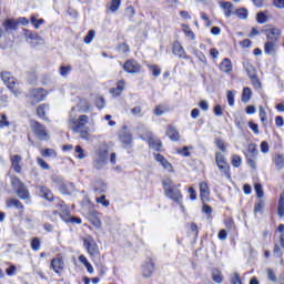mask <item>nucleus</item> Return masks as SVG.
Returning a JSON list of instances; mask_svg holds the SVG:
<instances>
[{"label": "nucleus", "mask_w": 284, "mask_h": 284, "mask_svg": "<svg viewBox=\"0 0 284 284\" xmlns=\"http://www.w3.org/2000/svg\"><path fill=\"white\" fill-rule=\"evenodd\" d=\"M254 187L257 199H263V196H265V193L263 192V185H261V183H256Z\"/></svg>", "instance_id": "09e8293b"}, {"label": "nucleus", "mask_w": 284, "mask_h": 284, "mask_svg": "<svg viewBox=\"0 0 284 284\" xmlns=\"http://www.w3.org/2000/svg\"><path fill=\"white\" fill-rule=\"evenodd\" d=\"M95 105H97L98 110H103V108H105V99H103L101 97L98 98L95 100Z\"/></svg>", "instance_id": "052dcab7"}, {"label": "nucleus", "mask_w": 284, "mask_h": 284, "mask_svg": "<svg viewBox=\"0 0 284 284\" xmlns=\"http://www.w3.org/2000/svg\"><path fill=\"white\" fill-rule=\"evenodd\" d=\"M243 163V159L240 158V155L233 154L231 158V164L233 168H241V164Z\"/></svg>", "instance_id": "a19ab883"}, {"label": "nucleus", "mask_w": 284, "mask_h": 284, "mask_svg": "<svg viewBox=\"0 0 284 284\" xmlns=\"http://www.w3.org/2000/svg\"><path fill=\"white\" fill-rule=\"evenodd\" d=\"M71 70H72V67H61L60 68L61 77H68V74H70Z\"/></svg>", "instance_id": "69168bd1"}, {"label": "nucleus", "mask_w": 284, "mask_h": 284, "mask_svg": "<svg viewBox=\"0 0 284 284\" xmlns=\"http://www.w3.org/2000/svg\"><path fill=\"white\" fill-rule=\"evenodd\" d=\"M75 154H78L77 159H85V152L83 151V148H81V145L75 146Z\"/></svg>", "instance_id": "bf43d9fd"}, {"label": "nucleus", "mask_w": 284, "mask_h": 284, "mask_svg": "<svg viewBox=\"0 0 284 284\" xmlns=\"http://www.w3.org/2000/svg\"><path fill=\"white\" fill-rule=\"evenodd\" d=\"M31 250H33V252H39L41 250V240L39 237H33L31 240Z\"/></svg>", "instance_id": "4c0bfd02"}, {"label": "nucleus", "mask_w": 284, "mask_h": 284, "mask_svg": "<svg viewBox=\"0 0 284 284\" xmlns=\"http://www.w3.org/2000/svg\"><path fill=\"white\" fill-rule=\"evenodd\" d=\"M120 142L125 145L126 148H132V133L128 131V128L120 133Z\"/></svg>", "instance_id": "2eb2a0df"}, {"label": "nucleus", "mask_w": 284, "mask_h": 284, "mask_svg": "<svg viewBox=\"0 0 284 284\" xmlns=\"http://www.w3.org/2000/svg\"><path fill=\"white\" fill-rule=\"evenodd\" d=\"M123 70L128 74H139V72L143 70V65H141L139 61L131 59L125 61V63L123 64Z\"/></svg>", "instance_id": "6e6552de"}, {"label": "nucleus", "mask_w": 284, "mask_h": 284, "mask_svg": "<svg viewBox=\"0 0 284 284\" xmlns=\"http://www.w3.org/2000/svg\"><path fill=\"white\" fill-rule=\"evenodd\" d=\"M1 79L3 83L7 85V88L10 89L12 94H14V97L17 98L21 97L22 91L21 89H19V81L17 80V78L12 77V73L8 71H3L1 73Z\"/></svg>", "instance_id": "7ed1b4c3"}, {"label": "nucleus", "mask_w": 284, "mask_h": 284, "mask_svg": "<svg viewBox=\"0 0 284 284\" xmlns=\"http://www.w3.org/2000/svg\"><path fill=\"white\" fill-rule=\"evenodd\" d=\"M6 32H10L12 30H17L19 28V22L14 19H7L2 23Z\"/></svg>", "instance_id": "5701e85b"}, {"label": "nucleus", "mask_w": 284, "mask_h": 284, "mask_svg": "<svg viewBox=\"0 0 284 284\" xmlns=\"http://www.w3.org/2000/svg\"><path fill=\"white\" fill-rule=\"evenodd\" d=\"M232 60H230V58H224L223 61L220 63V70L225 74H230V72H232Z\"/></svg>", "instance_id": "b1692460"}, {"label": "nucleus", "mask_w": 284, "mask_h": 284, "mask_svg": "<svg viewBox=\"0 0 284 284\" xmlns=\"http://www.w3.org/2000/svg\"><path fill=\"white\" fill-rule=\"evenodd\" d=\"M221 8L224 10L225 17L230 18L232 14H234V4L232 2L223 1L221 2Z\"/></svg>", "instance_id": "a878e982"}, {"label": "nucleus", "mask_w": 284, "mask_h": 284, "mask_svg": "<svg viewBox=\"0 0 284 284\" xmlns=\"http://www.w3.org/2000/svg\"><path fill=\"white\" fill-rule=\"evenodd\" d=\"M106 185H105V182L103 181H97L94 183V189H93V192L95 194H105V190H106Z\"/></svg>", "instance_id": "7c9ffc66"}, {"label": "nucleus", "mask_w": 284, "mask_h": 284, "mask_svg": "<svg viewBox=\"0 0 284 284\" xmlns=\"http://www.w3.org/2000/svg\"><path fill=\"white\" fill-rule=\"evenodd\" d=\"M248 128L250 130H252V132H254V134H260L261 132L258 131V124L250 121L248 122Z\"/></svg>", "instance_id": "0e129e2a"}, {"label": "nucleus", "mask_w": 284, "mask_h": 284, "mask_svg": "<svg viewBox=\"0 0 284 284\" xmlns=\"http://www.w3.org/2000/svg\"><path fill=\"white\" fill-rule=\"evenodd\" d=\"M30 126L33 134H36L39 141H50V133L48 132V129L45 128V125L41 124L37 120H31Z\"/></svg>", "instance_id": "39448f33"}, {"label": "nucleus", "mask_w": 284, "mask_h": 284, "mask_svg": "<svg viewBox=\"0 0 284 284\" xmlns=\"http://www.w3.org/2000/svg\"><path fill=\"white\" fill-rule=\"evenodd\" d=\"M24 38L27 41H41V37L39 36V33L24 29Z\"/></svg>", "instance_id": "c756f323"}, {"label": "nucleus", "mask_w": 284, "mask_h": 284, "mask_svg": "<svg viewBox=\"0 0 284 284\" xmlns=\"http://www.w3.org/2000/svg\"><path fill=\"white\" fill-rule=\"evenodd\" d=\"M21 161H22L21 155L11 156V165L14 172H17V174H21V170H22V168L20 166Z\"/></svg>", "instance_id": "bb28decb"}, {"label": "nucleus", "mask_w": 284, "mask_h": 284, "mask_svg": "<svg viewBox=\"0 0 284 284\" xmlns=\"http://www.w3.org/2000/svg\"><path fill=\"white\" fill-rule=\"evenodd\" d=\"M108 156H109L108 144L101 143L97 151V158H95L97 170H101L103 165H108Z\"/></svg>", "instance_id": "423d86ee"}, {"label": "nucleus", "mask_w": 284, "mask_h": 284, "mask_svg": "<svg viewBox=\"0 0 284 284\" xmlns=\"http://www.w3.org/2000/svg\"><path fill=\"white\" fill-rule=\"evenodd\" d=\"M244 68H245V71H246V73H247L248 79H256V77H258V75L256 74V68H254V67L252 65V63L246 62V63L244 64Z\"/></svg>", "instance_id": "2f4dec72"}, {"label": "nucleus", "mask_w": 284, "mask_h": 284, "mask_svg": "<svg viewBox=\"0 0 284 284\" xmlns=\"http://www.w3.org/2000/svg\"><path fill=\"white\" fill-rule=\"evenodd\" d=\"M7 207H16V210L19 211V214H23V203L17 199H10L7 201Z\"/></svg>", "instance_id": "4be33fe9"}, {"label": "nucleus", "mask_w": 284, "mask_h": 284, "mask_svg": "<svg viewBox=\"0 0 284 284\" xmlns=\"http://www.w3.org/2000/svg\"><path fill=\"white\" fill-rule=\"evenodd\" d=\"M57 207L60 209V217L62 219V221H64V223H70V219L72 215L70 214V207L65 205V202L59 201L57 203Z\"/></svg>", "instance_id": "ddd939ff"}, {"label": "nucleus", "mask_w": 284, "mask_h": 284, "mask_svg": "<svg viewBox=\"0 0 284 284\" xmlns=\"http://www.w3.org/2000/svg\"><path fill=\"white\" fill-rule=\"evenodd\" d=\"M39 193L42 199H45V201H49L50 203L54 201V194H52V191L47 186H39Z\"/></svg>", "instance_id": "a211bd4d"}, {"label": "nucleus", "mask_w": 284, "mask_h": 284, "mask_svg": "<svg viewBox=\"0 0 284 284\" xmlns=\"http://www.w3.org/2000/svg\"><path fill=\"white\" fill-rule=\"evenodd\" d=\"M278 50V42L266 41L264 44V52L271 57H274Z\"/></svg>", "instance_id": "f3484780"}, {"label": "nucleus", "mask_w": 284, "mask_h": 284, "mask_svg": "<svg viewBox=\"0 0 284 284\" xmlns=\"http://www.w3.org/2000/svg\"><path fill=\"white\" fill-rule=\"evenodd\" d=\"M50 110V105L48 104H40L37 108V114L39 116V119H41L42 121H45L47 123H50V119L48 116H45V112Z\"/></svg>", "instance_id": "6ab92c4d"}, {"label": "nucleus", "mask_w": 284, "mask_h": 284, "mask_svg": "<svg viewBox=\"0 0 284 284\" xmlns=\"http://www.w3.org/2000/svg\"><path fill=\"white\" fill-rule=\"evenodd\" d=\"M83 246L85 247L90 256H99V245L97 244V242H94V239H84Z\"/></svg>", "instance_id": "1a4fd4ad"}, {"label": "nucleus", "mask_w": 284, "mask_h": 284, "mask_svg": "<svg viewBox=\"0 0 284 284\" xmlns=\"http://www.w3.org/2000/svg\"><path fill=\"white\" fill-rule=\"evenodd\" d=\"M142 274L144 278H150V276L154 274V262H152V260L143 265Z\"/></svg>", "instance_id": "412c9836"}, {"label": "nucleus", "mask_w": 284, "mask_h": 284, "mask_svg": "<svg viewBox=\"0 0 284 284\" xmlns=\"http://www.w3.org/2000/svg\"><path fill=\"white\" fill-rule=\"evenodd\" d=\"M236 97V91H227L226 99L230 108H234V99Z\"/></svg>", "instance_id": "79ce46f5"}, {"label": "nucleus", "mask_w": 284, "mask_h": 284, "mask_svg": "<svg viewBox=\"0 0 284 284\" xmlns=\"http://www.w3.org/2000/svg\"><path fill=\"white\" fill-rule=\"evenodd\" d=\"M149 70H151L153 77H161V68L156 64H149Z\"/></svg>", "instance_id": "a18cd8bd"}, {"label": "nucleus", "mask_w": 284, "mask_h": 284, "mask_svg": "<svg viewBox=\"0 0 284 284\" xmlns=\"http://www.w3.org/2000/svg\"><path fill=\"white\" fill-rule=\"evenodd\" d=\"M89 121L90 118L88 115H80L79 119L72 115L69 118V123L72 125L71 130L80 134L81 139H84V141L90 139V128L85 125Z\"/></svg>", "instance_id": "f257e3e1"}, {"label": "nucleus", "mask_w": 284, "mask_h": 284, "mask_svg": "<svg viewBox=\"0 0 284 284\" xmlns=\"http://www.w3.org/2000/svg\"><path fill=\"white\" fill-rule=\"evenodd\" d=\"M120 6H121V0H112L110 11L116 12V10H119Z\"/></svg>", "instance_id": "4d7b16f0"}, {"label": "nucleus", "mask_w": 284, "mask_h": 284, "mask_svg": "<svg viewBox=\"0 0 284 284\" xmlns=\"http://www.w3.org/2000/svg\"><path fill=\"white\" fill-rule=\"evenodd\" d=\"M250 99H252V89H250V87H245L242 93V102L250 103Z\"/></svg>", "instance_id": "f704fd0d"}, {"label": "nucleus", "mask_w": 284, "mask_h": 284, "mask_svg": "<svg viewBox=\"0 0 284 284\" xmlns=\"http://www.w3.org/2000/svg\"><path fill=\"white\" fill-rule=\"evenodd\" d=\"M247 152L248 154H251L253 159H256V156L258 155V150H256V144L254 143L248 144Z\"/></svg>", "instance_id": "c03bdc74"}, {"label": "nucleus", "mask_w": 284, "mask_h": 284, "mask_svg": "<svg viewBox=\"0 0 284 284\" xmlns=\"http://www.w3.org/2000/svg\"><path fill=\"white\" fill-rule=\"evenodd\" d=\"M95 203L100 204L102 207H110V201L105 199V195L95 197Z\"/></svg>", "instance_id": "ea45409f"}, {"label": "nucleus", "mask_w": 284, "mask_h": 284, "mask_svg": "<svg viewBox=\"0 0 284 284\" xmlns=\"http://www.w3.org/2000/svg\"><path fill=\"white\" fill-rule=\"evenodd\" d=\"M58 190L64 196H70L72 194H74V192H77L74 184L70 183V182H67V183L62 182V183L58 184Z\"/></svg>", "instance_id": "4468645a"}, {"label": "nucleus", "mask_w": 284, "mask_h": 284, "mask_svg": "<svg viewBox=\"0 0 284 284\" xmlns=\"http://www.w3.org/2000/svg\"><path fill=\"white\" fill-rule=\"evenodd\" d=\"M45 97H48V91L43 88L33 89L29 93V98L34 103H41V101H45Z\"/></svg>", "instance_id": "9d476101"}, {"label": "nucleus", "mask_w": 284, "mask_h": 284, "mask_svg": "<svg viewBox=\"0 0 284 284\" xmlns=\"http://www.w3.org/2000/svg\"><path fill=\"white\" fill-rule=\"evenodd\" d=\"M234 14H236V17H237L239 19H247L248 12H247V9H245V8H240V9H236V10H235Z\"/></svg>", "instance_id": "37998d69"}, {"label": "nucleus", "mask_w": 284, "mask_h": 284, "mask_svg": "<svg viewBox=\"0 0 284 284\" xmlns=\"http://www.w3.org/2000/svg\"><path fill=\"white\" fill-rule=\"evenodd\" d=\"M37 163L39 166H41L42 170H50V165L47 164L43 159L37 158Z\"/></svg>", "instance_id": "680f3d73"}, {"label": "nucleus", "mask_w": 284, "mask_h": 284, "mask_svg": "<svg viewBox=\"0 0 284 284\" xmlns=\"http://www.w3.org/2000/svg\"><path fill=\"white\" fill-rule=\"evenodd\" d=\"M211 276L214 283H217V284L223 283V273H221L219 268H213Z\"/></svg>", "instance_id": "473e14b6"}, {"label": "nucleus", "mask_w": 284, "mask_h": 284, "mask_svg": "<svg viewBox=\"0 0 284 284\" xmlns=\"http://www.w3.org/2000/svg\"><path fill=\"white\" fill-rule=\"evenodd\" d=\"M200 196L203 203L210 199V186L205 182L200 183Z\"/></svg>", "instance_id": "aec40b11"}, {"label": "nucleus", "mask_w": 284, "mask_h": 284, "mask_svg": "<svg viewBox=\"0 0 284 284\" xmlns=\"http://www.w3.org/2000/svg\"><path fill=\"white\" fill-rule=\"evenodd\" d=\"M30 22L36 30H39V28L45 23V20L43 18L37 19V17L32 14L30 16Z\"/></svg>", "instance_id": "72a5a7b5"}, {"label": "nucleus", "mask_w": 284, "mask_h": 284, "mask_svg": "<svg viewBox=\"0 0 284 284\" xmlns=\"http://www.w3.org/2000/svg\"><path fill=\"white\" fill-rule=\"evenodd\" d=\"M256 21H257V23H261V24L267 23V16H265V13H263V12H258L256 14Z\"/></svg>", "instance_id": "5fc2aeb1"}, {"label": "nucleus", "mask_w": 284, "mask_h": 284, "mask_svg": "<svg viewBox=\"0 0 284 284\" xmlns=\"http://www.w3.org/2000/svg\"><path fill=\"white\" fill-rule=\"evenodd\" d=\"M196 59H199V61H201V63H207V58L205 57V54L202 51L196 50L194 52Z\"/></svg>", "instance_id": "864d4df0"}, {"label": "nucleus", "mask_w": 284, "mask_h": 284, "mask_svg": "<svg viewBox=\"0 0 284 284\" xmlns=\"http://www.w3.org/2000/svg\"><path fill=\"white\" fill-rule=\"evenodd\" d=\"M264 207H265V201L263 200L257 201L254 206L255 214H258V212H263Z\"/></svg>", "instance_id": "8fccbe9b"}, {"label": "nucleus", "mask_w": 284, "mask_h": 284, "mask_svg": "<svg viewBox=\"0 0 284 284\" xmlns=\"http://www.w3.org/2000/svg\"><path fill=\"white\" fill-rule=\"evenodd\" d=\"M277 232H280V243H281V247L284 248V224H280V225H278Z\"/></svg>", "instance_id": "603ef678"}, {"label": "nucleus", "mask_w": 284, "mask_h": 284, "mask_svg": "<svg viewBox=\"0 0 284 284\" xmlns=\"http://www.w3.org/2000/svg\"><path fill=\"white\" fill-rule=\"evenodd\" d=\"M213 113L215 114V116H223V106L216 104L213 109Z\"/></svg>", "instance_id": "e2e57ef3"}, {"label": "nucleus", "mask_w": 284, "mask_h": 284, "mask_svg": "<svg viewBox=\"0 0 284 284\" xmlns=\"http://www.w3.org/2000/svg\"><path fill=\"white\" fill-rule=\"evenodd\" d=\"M64 267H65V263L63 262L62 257H54L51 260V270H53L55 274H61Z\"/></svg>", "instance_id": "dca6fc26"}, {"label": "nucleus", "mask_w": 284, "mask_h": 284, "mask_svg": "<svg viewBox=\"0 0 284 284\" xmlns=\"http://www.w3.org/2000/svg\"><path fill=\"white\" fill-rule=\"evenodd\" d=\"M118 52H120V54H125L128 52H130V45H128V43L122 42L118 45Z\"/></svg>", "instance_id": "de8ad7c7"}, {"label": "nucleus", "mask_w": 284, "mask_h": 284, "mask_svg": "<svg viewBox=\"0 0 284 284\" xmlns=\"http://www.w3.org/2000/svg\"><path fill=\"white\" fill-rule=\"evenodd\" d=\"M231 283L232 284H243L241 282V275H239V273H235L234 276L231 278Z\"/></svg>", "instance_id": "774afa93"}, {"label": "nucleus", "mask_w": 284, "mask_h": 284, "mask_svg": "<svg viewBox=\"0 0 284 284\" xmlns=\"http://www.w3.org/2000/svg\"><path fill=\"white\" fill-rule=\"evenodd\" d=\"M154 159L162 165V168H164V170H172V164L162 154H155Z\"/></svg>", "instance_id": "c85d7f7f"}, {"label": "nucleus", "mask_w": 284, "mask_h": 284, "mask_svg": "<svg viewBox=\"0 0 284 284\" xmlns=\"http://www.w3.org/2000/svg\"><path fill=\"white\" fill-rule=\"evenodd\" d=\"M215 144L221 150V152H227V148L225 146V142L221 139L215 140Z\"/></svg>", "instance_id": "6e6d98bb"}, {"label": "nucleus", "mask_w": 284, "mask_h": 284, "mask_svg": "<svg viewBox=\"0 0 284 284\" xmlns=\"http://www.w3.org/2000/svg\"><path fill=\"white\" fill-rule=\"evenodd\" d=\"M166 136H169L172 141H180L181 134H179V130H176L173 125H169L166 130Z\"/></svg>", "instance_id": "393cba45"}, {"label": "nucleus", "mask_w": 284, "mask_h": 284, "mask_svg": "<svg viewBox=\"0 0 284 284\" xmlns=\"http://www.w3.org/2000/svg\"><path fill=\"white\" fill-rule=\"evenodd\" d=\"M172 53L174 54V57H178V59H190V55L185 52V49L183 48V45H181V42L179 41L173 42Z\"/></svg>", "instance_id": "f8f14e48"}, {"label": "nucleus", "mask_w": 284, "mask_h": 284, "mask_svg": "<svg viewBox=\"0 0 284 284\" xmlns=\"http://www.w3.org/2000/svg\"><path fill=\"white\" fill-rule=\"evenodd\" d=\"M11 185L18 199H21V201H28L30 199V191L28 190V186H26L19 178H12Z\"/></svg>", "instance_id": "20e7f679"}, {"label": "nucleus", "mask_w": 284, "mask_h": 284, "mask_svg": "<svg viewBox=\"0 0 284 284\" xmlns=\"http://www.w3.org/2000/svg\"><path fill=\"white\" fill-rule=\"evenodd\" d=\"M149 145L150 148H152V150H155L156 152H161V148H163V143L161 142V140H150Z\"/></svg>", "instance_id": "c9c22d12"}, {"label": "nucleus", "mask_w": 284, "mask_h": 284, "mask_svg": "<svg viewBox=\"0 0 284 284\" xmlns=\"http://www.w3.org/2000/svg\"><path fill=\"white\" fill-rule=\"evenodd\" d=\"M162 185L164 190V196L171 201H174V203H179L181 210H185V206H183V193H181V190H179L181 184L174 185L168 181H164Z\"/></svg>", "instance_id": "f03ea898"}, {"label": "nucleus", "mask_w": 284, "mask_h": 284, "mask_svg": "<svg viewBox=\"0 0 284 284\" xmlns=\"http://www.w3.org/2000/svg\"><path fill=\"white\" fill-rule=\"evenodd\" d=\"M267 278L271 281V283H276L278 281V277H276V273H274V270L267 268L266 270Z\"/></svg>", "instance_id": "49530a36"}, {"label": "nucleus", "mask_w": 284, "mask_h": 284, "mask_svg": "<svg viewBox=\"0 0 284 284\" xmlns=\"http://www.w3.org/2000/svg\"><path fill=\"white\" fill-rule=\"evenodd\" d=\"M42 156L48 158V156H53L57 158V151L53 149H44L41 151Z\"/></svg>", "instance_id": "3c124183"}, {"label": "nucleus", "mask_w": 284, "mask_h": 284, "mask_svg": "<svg viewBox=\"0 0 284 284\" xmlns=\"http://www.w3.org/2000/svg\"><path fill=\"white\" fill-rule=\"evenodd\" d=\"M215 163L219 168V170L226 176V179H230V164L227 163V160L225 159V155L221 152L215 153Z\"/></svg>", "instance_id": "0eeeda50"}, {"label": "nucleus", "mask_w": 284, "mask_h": 284, "mask_svg": "<svg viewBox=\"0 0 284 284\" xmlns=\"http://www.w3.org/2000/svg\"><path fill=\"white\" fill-rule=\"evenodd\" d=\"M94 30H90L88 34L84 37V43H92V41L94 40Z\"/></svg>", "instance_id": "13d9d810"}, {"label": "nucleus", "mask_w": 284, "mask_h": 284, "mask_svg": "<svg viewBox=\"0 0 284 284\" xmlns=\"http://www.w3.org/2000/svg\"><path fill=\"white\" fill-rule=\"evenodd\" d=\"M274 163H275V168H277V170H283V168H284L283 154H277L274 159Z\"/></svg>", "instance_id": "e433bc0d"}, {"label": "nucleus", "mask_w": 284, "mask_h": 284, "mask_svg": "<svg viewBox=\"0 0 284 284\" xmlns=\"http://www.w3.org/2000/svg\"><path fill=\"white\" fill-rule=\"evenodd\" d=\"M125 90V81L120 80L116 84V88H112L110 90V94H113L114 97H121V93Z\"/></svg>", "instance_id": "cd10ccee"}, {"label": "nucleus", "mask_w": 284, "mask_h": 284, "mask_svg": "<svg viewBox=\"0 0 284 284\" xmlns=\"http://www.w3.org/2000/svg\"><path fill=\"white\" fill-rule=\"evenodd\" d=\"M266 41L272 43H278V39H281L282 31L278 28H270L265 30Z\"/></svg>", "instance_id": "9b49d317"}, {"label": "nucleus", "mask_w": 284, "mask_h": 284, "mask_svg": "<svg viewBox=\"0 0 284 284\" xmlns=\"http://www.w3.org/2000/svg\"><path fill=\"white\" fill-rule=\"evenodd\" d=\"M183 32L186 34L189 39H191V41H194L196 39V36L194 34V31L190 29V26L184 24Z\"/></svg>", "instance_id": "58836bf2"}, {"label": "nucleus", "mask_w": 284, "mask_h": 284, "mask_svg": "<svg viewBox=\"0 0 284 284\" xmlns=\"http://www.w3.org/2000/svg\"><path fill=\"white\" fill-rule=\"evenodd\" d=\"M273 6L278 10H284V0H273Z\"/></svg>", "instance_id": "338daca9"}]
</instances>
